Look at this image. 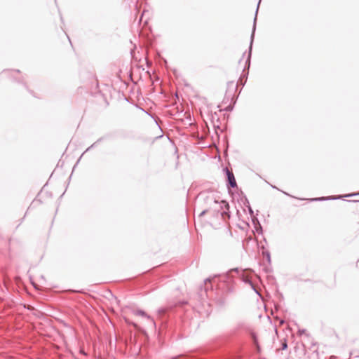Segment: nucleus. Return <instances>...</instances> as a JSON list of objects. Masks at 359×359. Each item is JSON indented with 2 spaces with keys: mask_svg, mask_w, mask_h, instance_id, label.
I'll return each mask as SVG.
<instances>
[{
  "mask_svg": "<svg viewBox=\"0 0 359 359\" xmlns=\"http://www.w3.org/2000/svg\"><path fill=\"white\" fill-rule=\"evenodd\" d=\"M228 181L231 187H236V182L233 175V173L229 170L226 171Z\"/></svg>",
  "mask_w": 359,
  "mask_h": 359,
  "instance_id": "obj_1",
  "label": "nucleus"
},
{
  "mask_svg": "<svg viewBox=\"0 0 359 359\" xmlns=\"http://www.w3.org/2000/svg\"><path fill=\"white\" fill-rule=\"evenodd\" d=\"M135 315L137 316H146V313L142 311H136L135 313Z\"/></svg>",
  "mask_w": 359,
  "mask_h": 359,
  "instance_id": "obj_2",
  "label": "nucleus"
},
{
  "mask_svg": "<svg viewBox=\"0 0 359 359\" xmlns=\"http://www.w3.org/2000/svg\"><path fill=\"white\" fill-rule=\"evenodd\" d=\"M287 347V345L286 341L283 342V348H282L284 350V349H286Z\"/></svg>",
  "mask_w": 359,
  "mask_h": 359,
  "instance_id": "obj_3",
  "label": "nucleus"
},
{
  "mask_svg": "<svg viewBox=\"0 0 359 359\" xmlns=\"http://www.w3.org/2000/svg\"><path fill=\"white\" fill-rule=\"evenodd\" d=\"M205 213V211H203L200 215H203Z\"/></svg>",
  "mask_w": 359,
  "mask_h": 359,
  "instance_id": "obj_4",
  "label": "nucleus"
}]
</instances>
